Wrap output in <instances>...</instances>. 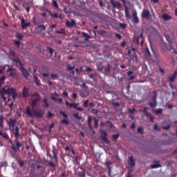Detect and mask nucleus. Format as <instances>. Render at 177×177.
Returning <instances> with one entry per match:
<instances>
[{
	"label": "nucleus",
	"instance_id": "obj_50",
	"mask_svg": "<svg viewBox=\"0 0 177 177\" xmlns=\"http://www.w3.org/2000/svg\"><path fill=\"white\" fill-rule=\"evenodd\" d=\"M87 73H93V71H95V69H92V68H86Z\"/></svg>",
	"mask_w": 177,
	"mask_h": 177
},
{
	"label": "nucleus",
	"instance_id": "obj_4",
	"mask_svg": "<svg viewBox=\"0 0 177 177\" xmlns=\"http://www.w3.org/2000/svg\"><path fill=\"white\" fill-rule=\"evenodd\" d=\"M10 144H11V149L14 151V153H17L20 147H21L22 146V144L20 142H19V139H16L14 143L12 141V143Z\"/></svg>",
	"mask_w": 177,
	"mask_h": 177
},
{
	"label": "nucleus",
	"instance_id": "obj_52",
	"mask_svg": "<svg viewBox=\"0 0 177 177\" xmlns=\"http://www.w3.org/2000/svg\"><path fill=\"white\" fill-rule=\"evenodd\" d=\"M156 114H161L162 113V109H159L155 111Z\"/></svg>",
	"mask_w": 177,
	"mask_h": 177
},
{
	"label": "nucleus",
	"instance_id": "obj_6",
	"mask_svg": "<svg viewBox=\"0 0 177 177\" xmlns=\"http://www.w3.org/2000/svg\"><path fill=\"white\" fill-rule=\"evenodd\" d=\"M59 114H61V115H62L64 118L62 120V123L64 124L65 125H68L70 124V121L67 120V118H68V115H67L63 111H60Z\"/></svg>",
	"mask_w": 177,
	"mask_h": 177
},
{
	"label": "nucleus",
	"instance_id": "obj_28",
	"mask_svg": "<svg viewBox=\"0 0 177 177\" xmlns=\"http://www.w3.org/2000/svg\"><path fill=\"white\" fill-rule=\"evenodd\" d=\"M6 80V76H5V75H2L0 77V88H1V86L3 85V84L5 83Z\"/></svg>",
	"mask_w": 177,
	"mask_h": 177
},
{
	"label": "nucleus",
	"instance_id": "obj_20",
	"mask_svg": "<svg viewBox=\"0 0 177 177\" xmlns=\"http://www.w3.org/2000/svg\"><path fill=\"white\" fill-rule=\"evenodd\" d=\"M21 28L23 29L26 28V27H28V26H30V23H26V20H24V18L21 19Z\"/></svg>",
	"mask_w": 177,
	"mask_h": 177
},
{
	"label": "nucleus",
	"instance_id": "obj_61",
	"mask_svg": "<svg viewBox=\"0 0 177 177\" xmlns=\"http://www.w3.org/2000/svg\"><path fill=\"white\" fill-rule=\"evenodd\" d=\"M115 37H116V38H118V39H121V38H122L121 35H120L118 33H115Z\"/></svg>",
	"mask_w": 177,
	"mask_h": 177
},
{
	"label": "nucleus",
	"instance_id": "obj_57",
	"mask_svg": "<svg viewBox=\"0 0 177 177\" xmlns=\"http://www.w3.org/2000/svg\"><path fill=\"white\" fill-rule=\"evenodd\" d=\"M169 128H171V124H167L166 127H163V129H165V131H168Z\"/></svg>",
	"mask_w": 177,
	"mask_h": 177
},
{
	"label": "nucleus",
	"instance_id": "obj_26",
	"mask_svg": "<svg viewBox=\"0 0 177 177\" xmlns=\"http://www.w3.org/2000/svg\"><path fill=\"white\" fill-rule=\"evenodd\" d=\"M162 18L163 19V20H165L167 21L168 20H171V19H172V17H171V15H168L167 14H163L162 15Z\"/></svg>",
	"mask_w": 177,
	"mask_h": 177
},
{
	"label": "nucleus",
	"instance_id": "obj_18",
	"mask_svg": "<svg viewBox=\"0 0 177 177\" xmlns=\"http://www.w3.org/2000/svg\"><path fill=\"white\" fill-rule=\"evenodd\" d=\"M129 165H130L131 168H133L136 165L135 160H133V156H129Z\"/></svg>",
	"mask_w": 177,
	"mask_h": 177
},
{
	"label": "nucleus",
	"instance_id": "obj_10",
	"mask_svg": "<svg viewBox=\"0 0 177 177\" xmlns=\"http://www.w3.org/2000/svg\"><path fill=\"white\" fill-rule=\"evenodd\" d=\"M132 17H133L132 22L134 24H138L139 23V18L138 17V12L136 11L132 12Z\"/></svg>",
	"mask_w": 177,
	"mask_h": 177
},
{
	"label": "nucleus",
	"instance_id": "obj_37",
	"mask_svg": "<svg viewBox=\"0 0 177 177\" xmlns=\"http://www.w3.org/2000/svg\"><path fill=\"white\" fill-rule=\"evenodd\" d=\"M53 6L55 9H59V4H57V1H56L55 0H53Z\"/></svg>",
	"mask_w": 177,
	"mask_h": 177
},
{
	"label": "nucleus",
	"instance_id": "obj_35",
	"mask_svg": "<svg viewBox=\"0 0 177 177\" xmlns=\"http://www.w3.org/2000/svg\"><path fill=\"white\" fill-rule=\"evenodd\" d=\"M149 110V107H144V109L142 111V112L144 113L145 115H146L147 117H148V115H150L151 113H149V112L147 111Z\"/></svg>",
	"mask_w": 177,
	"mask_h": 177
},
{
	"label": "nucleus",
	"instance_id": "obj_19",
	"mask_svg": "<svg viewBox=\"0 0 177 177\" xmlns=\"http://www.w3.org/2000/svg\"><path fill=\"white\" fill-rule=\"evenodd\" d=\"M177 77V69L174 72V73L171 75V77H169V81L170 82H174L175 81V79Z\"/></svg>",
	"mask_w": 177,
	"mask_h": 177
},
{
	"label": "nucleus",
	"instance_id": "obj_21",
	"mask_svg": "<svg viewBox=\"0 0 177 177\" xmlns=\"http://www.w3.org/2000/svg\"><path fill=\"white\" fill-rule=\"evenodd\" d=\"M88 75L90 80H93V77H97L98 74L96 73V71H93V72L88 73Z\"/></svg>",
	"mask_w": 177,
	"mask_h": 177
},
{
	"label": "nucleus",
	"instance_id": "obj_29",
	"mask_svg": "<svg viewBox=\"0 0 177 177\" xmlns=\"http://www.w3.org/2000/svg\"><path fill=\"white\" fill-rule=\"evenodd\" d=\"M77 104L75 103H70L68 102V101L66 102V106H67L68 107H69L70 109H75V106Z\"/></svg>",
	"mask_w": 177,
	"mask_h": 177
},
{
	"label": "nucleus",
	"instance_id": "obj_22",
	"mask_svg": "<svg viewBox=\"0 0 177 177\" xmlns=\"http://www.w3.org/2000/svg\"><path fill=\"white\" fill-rule=\"evenodd\" d=\"M139 39H141L140 44L141 45H143V42H145V39H143V32H142L140 35L136 39L138 45H139Z\"/></svg>",
	"mask_w": 177,
	"mask_h": 177
},
{
	"label": "nucleus",
	"instance_id": "obj_58",
	"mask_svg": "<svg viewBox=\"0 0 177 177\" xmlns=\"http://www.w3.org/2000/svg\"><path fill=\"white\" fill-rule=\"evenodd\" d=\"M14 43L15 44V45H17V46H20V44H21V42H20V41H14Z\"/></svg>",
	"mask_w": 177,
	"mask_h": 177
},
{
	"label": "nucleus",
	"instance_id": "obj_51",
	"mask_svg": "<svg viewBox=\"0 0 177 177\" xmlns=\"http://www.w3.org/2000/svg\"><path fill=\"white\" fill-rule=\"evenodd\" d=\"M147 117H149V118L151 122H154V117H153V116L151 115V114H150V115H148Z\"/></svg>",
	"mask_w": 177,
	"mask_h": 177
},
{
	"label": "nucleus",
	"instance_id": "obj_42",
	"mask_svg": "<svg viewBox=\"0 0 177 177\" xmlns=\"http://www.w3.org/2000/svg\"><path fill=\"white\" fill-rule=\"evenodd\" d=\"M119 27L120 28H122V30H125L127 28V24H122V23H120L119 24Z\"/></svg>",
	"mask_w": 177,
	"mask_h": 177
},
{
	"label": "nucleus",
	"instance_id": "obj_23",
	"mask_svg": "<svg viewBox=\"0 0 177 177\" xmlns=\"http://www.w3.org/2000/svg\"><path fill=\"white\" fill-rule=\"evenodd\" d=\"M12 62L16 64V66H19V67H23V64L21 63V61L20 59H12Z\"/></svg>",
	"mask_w": 177,
	"mask_h": 177
},
{
	"label": "nucleus",
	"instance_id": "obj_7",
	"mask_svg": "<svg viewBox=\"0 0 177 177\" xmlns=\"http://www.w3.org/2000/svg\"><path fill=\"white\" fill-rule=\"evenodd\" d=\"M0 136L3 138L5 140L9 141L10 143H12V140L9 137V134L6 133V131H3L2 130L0 131Z\"/></svg>",
	"mask_w": 177,
	"mask_h": 177
},
{
	"label": "nucleus",
	"instance_id": "obj_9",
	"mask_svg": "<svg viewBox=\"0 0 177 177\" xmlns=\"http://www.w3.org/2000/svg\"><path fill=\"white\" fill-rule=\"evenodd\" d=\"M149 107H151V109L157 107V96L156 95L152 97V101L149 102Z\"/></svg>",
	"mask_w": 177,
	"mask_h": 177
},
{
	"label": "nucleus",
	"instance_id": "obj_49",
	"mask_svg": "<svg viewBox=\"0 0 177 177\" xmlns=\"http://www.w3.org/2000/svg\"><path fill=\"white\" fill-rule=\"evenodd\" d=\"M10 56H12V57H16V53H15V51L10 50Z\"/></svg>",
	"mask_w": 177,
	"mask_h": 177
},
{
	"label": "nucleus",
	"instance_id": "obj_39",
	"mask_svg": "<svg viewBox=\"0 0 177 177\" xmlns=\"http://www.w3.org/2000/svg\"><path fill=\"white\" fill-rule=\"evenodd\" d=\"M0 128L2 129L3 128V116H0Z\"/></svg>",
	"mask_w": 177,
	"mask_h": 177
},
{
	"label": "nucleus",
	"instance_id": "obj_64",
	"mask_svg": "<svg viewBox=\"0 0 177 177\" xmlns=\"http://www.w3.org/2000/svg\"><path fill=\"white\" fill-rule=\"evenodd\" d=\"M10 77H16V73L15 72H11L10 73Z\"/></svg>",
	"mask_w": 177,
	"mask_h": 177
},
{
	"label": "nucleus",
	"instance_id": "obj_36",
	"mask_svg": "<svg viewBox=\"0 0 177 177\" xmlns=\"http://www.w3.org/2000/svg\"><path fill=\"white\" fill-rule=\"evenodd\" d=\"M33 82L36 84L37 86H39V80H38V77L37 76H34Z\"/></svg>",
	"mask_w": 177,
	"mask_h": 177
},
{
	"label": "nucleus",
	"instance_id": "obj_43",
	"mask_svg": "<svg viewBox=\"0 0 177 177\" xmlns=\"http://www.w3.org/2000/svg\"><path fill=\"white\" fill-rule=\"evenodd\" d=\"M73 117L76 118L77 120H82V117L80 116V114L78 113H74Z\"/></svg>",
	"mask_w": 177,
	"mask_h": 177
},
{
	"label": "nucleus",
	"instance_id": "obj_31",
	"mask_svg": "<svg viewBox=\"0 0 177 177\" xmlns=\"http://www.w3.org/2000/svg\"><path fill=\"white\" fill-rule=\"evenodd\" d=\"M17 162L19 168H23V167H24V161H23L21 158L17 159Z\"/></svg>",
	"mask_w": 177,
	"mask_h": 177
},
{
	"label": "nucleus",
	"instance_id": "obj_53",
	"mask_svg": "<svg viewBox=\"0 0 177 177\" xmlns=\"http://www.w3.org/2000/svg\"><path fill=\"white\" fill-rule=\"evenodd\" d=\"M97 70L98 71H103V66H102V64L97 66Z\"/></svg>",
	"mask_w": 177,
	"mask_h": 177
},
{
	"label": "nucleus",
	"instance_id": "obj_30",
	"mask_svg": "<svg viewBox=\"0 0 177 177\" xmlns=\"http://www.w3.org/2000/svg\"><path fill=\"white\" fill-rule=\"evenodd\" d=\"M124 13L125 17L127 19H131V15H129V10H128V8H127V6L124 7Z\"/></svg>",
	"mask_w": 177,
	"mask_h": 177
},
{
	"label": "nucleus",
	"instance_id": "obj_56",
	"mask_svg": "<svg viewBox=\"0 0 177 177\" xmlns=\"http://www.w3.org/2000/svg\"><path fill=\"white\" fill-rule=\"evenodd\" d=\"M56 102H57V103L59 104H62V103H63V100L62 98H57Z\"/></svg>",
	"mask_w": 177,
	"mask_h": 177
},
{
	"label": "nucleus",
	"instance_id": "obj_62",
	"mask_svg": "<svg viewBox=\"0 0 177 177\" xmlns=\"http://www.w3.org/2000/svg\"><path fill=\"white\" fill-rule=\"evenodd\" d=\"M17 38H18V39H23V36L21 34H17Z\"/></svg>",
	"mask_w": 177,
	"mask_h": 177
},
{
	"label": "nucleus",
	"instance_id": "obj_47",
	"mask_svg": "<svg viewBox=\"0 0 177 177\" xmlns=\"http://www.w3.org/2000/svg\"><path fill=\"white\" fill-rule=\"evenodd\" d=\"M53 113H52V112L50 111H48V113H47V118H52V117L53 116Z\"/></svg>",
	"mask_w": 177,
	"mask_h": 177
},
{
	"label": "nucleus",
	"instance_id": "obj_27",
	"mask_svg": "<svg viewBox=\"0 0 177 177\" xmlns=\"http://www.w3.org/2000/svg\"><path fill=\"white\" fill-rule=\"evenodd\" d=\"M82 37H84L85 41H88V39H91V35H88L85 32H82Z\"/></svg>",
	"mask_w": 177,
	"mask_h": 177
},
{
	"label": "nucleus",
	"instance_id": "obj_54",
	"mask_svg": "<svg viewBox=\"0 0 177 177\" xmlns=\"http://www.w3.org/2000/svg\"><path fill=\"white\" fill-rule=\"evenodd\" d=\"M58 77L59 76L57 74H51V78L54 80H56Z\"/></svg>",
	"mask_w": 177,
	"mask_h": 177
},
{
	"label": "nucleus",
	"instance_id": "obj_55",
	"mask_svg": "<svg viewBox=\"0 0 177 177\" xmlns=\"http://www.w3.org/2000/svg\"><path fill=\"white\" fill-rule=\"evenodd\" d=\"M88 104H89V100H86L84 102V106L85 107H88Z\"/></svg>",
	"mask_w": 177,
	"mask_h": 177
},
{
	"label": "nucleus",
	"instance_id": "obj_11",
	"mask_svg": "<svg viewBox=\"0 0 177 177\" xmlns=\"http://www.w3.org/2000/svg\"><path fill=\"white\" fill-rule=\"evenodd\" d=\"M110 3L112 5L113 8H117V9H121L122 6L121 3L118 1H115L114 0H110Z\"/></svg>",
	"mask_w": 177,
	"mask_h": 177
},
{
	"label": "nucleus",
	"instance_id": "obj_15",
	"mask_svg": "<svg viewBox=\"0 0 177 177\" xmlns=\"http://www.w3.org/2000/svg\"><path fill=\"white\" fill-rule=\"evenodd\" d=\"M144 55H145V57H146V59H147V60H151V54L150 53V50H149V48H145Z\"/></svg>",
	"mask_w": 177,
	"mask_h": 177
},
{
	"label": "nucleus",
	"instance_id": "obj_13",
	"mask_svg": "<svg viewBox=\"0 0 177 177\" xmlns=\"http://www.w3.org/2000/svg\"><path fill=\"white\" fill-rule=\"evenodd\" d=\"M19 70L22 73L24 78L27 80V78H28V77L30 76V73H28V71H27V69H26L24 67L22 66V67H20Z\"/></svg>",
	"mask_w": 177,
	"mask_h": 177
},
{
	"label": "nucleus",
	"instance_id": "obj_48",
	"mask_svg": "<svg viewBox=\"0 0 177 177\" xmlns=\"http://www.w3.org/2000/svg\"><path fill=\"white\" fill-rule=\"evenodd\" d=\"M118 138H120V135L119 134H114V135H113V140H117V139H118Z\"/></svg>",
	"mask_w": 177,
	"mask_h": 177
},
{
	"label": "nucleus",
	"instance_id": "obj_41",
	"mask_svg": "<svg viewBox=\"0 0 177 177\" xmlns=\"http://www.w3.org/2000/svg\"><path fill=\"white\" fill-rule=\"evenodd\" d=\"M94 120V126L95 128H97L99 125V120L96 119V118H93Z\"/></svg>",
	"mask_w": 177,
	"mask_h": 177
},
{
	"label": "nucleus",
	"instance_id": "obj_44",
	"mask_svg": "<svg viewBox=\"0 0 177 177\" xmlns=\"http://www.w3.org/2000/svg\"><path fill=\"white\" fill-rule=\"evenodd\" d=\"M165 37L167 41H169V43L172 42V40L171 39V36L165 33Z\"/></svg>",
	"mask_w": 177,
	"mask_h": 177
},
{
	"label": "nucleus",
	"instance_id": "obj_1",
	"mask_svg": "<svg viewBox=\"0 0 177 177\" xmlns=\"http://www.w3.org/2000/svg\"><path fill=\"white\" fill-rule=\"evenodd\" d=\"M0 95L4 102H6V96L5 95H8V96H12L13 100H16L17 98V91L14 88H10L9 86H5L0 89Z\"/></svg>",
	"mask_w": 177,
	"mask_h": 177
},
{
	"label": "nucleus",
	"instance_id": "obj_17",
	"mask_svg": "<svg viewBox=\"0 0 177 177\" xmlns=\"http://www.w3.org/2000/svg\"><path fill=\"white\" fill-rule=\"evenodd\" d=\"M50 16L53 17V19H62V15H59L56 12L53 13L50 11L48 12Z\"/></svg>",
	"mask_w": 177,
	"mask_h": 177
},
{
	"label": "nucleus",
	"instance_id": "obj_34",
	"mask_svg": "<svg viewBox=\"0 0 177 177\" xmlns=\"http://www.w3.org/2000/svg\"><path fill=\"white\" fill-rule=\"evenodd\" d=\"M75 68V65L74 64H68L67 65V70L68 71H71V70H74Z\"/></svg>",
	"mask_w": 177,
	"mask_h": 177
},
{
	"label": "nucleus",
	"instance_id": "obj_33",
	"mask_svg": "<svg viewBox=\"0 0 177 177\" xmlns=\"http://www.w3.org/2000/svg\"><path fill=\"white\" fill-rule=\"evenodd\" d=\"M43 102L44 103V109L49 107V102H48V99L46 97H45L43 100Z\"/></svg>",
	"mask_w": 177,
	"mask_h": 177
},
{
	"label": "nucleus",
	"instance_id": "obj_24",
	"mask_svg": "<svg viewBox=\"0 0 177 177\" xmlns=\"http://www.w3.org/2000/svg\"><path fill=\"white\" fill-rule=\"evenodd\" d=\"M151 168L156 169V168H161V165L160 164V162L156 161L153 165H151Z\"/></svg>",
	"mask_w": 177,
	"mask_h": 177
},
{
	"label": "nucleus",
	"instance_id": "obj_25",
	"mask_svg": "<svg viewBox=\"0 0 177 177\" xmlns=\"http://www.w3.org/2000/svg\"><path fill=\"white\" fill-rule=\"evenodd\" d=\"M112 105L114 107V110H115L116 111H118V107H120V106H121V104L117 102H112Z\"/></svg>",
	"mask_w": 177,
	"mask_h": 177
},
{
	"label": "nucleus",
	"instance_id": "obj_60",
	"mask_svg": "<svg viewBox=\"0 0 177 177\" xmlns=\"http://www.w3.org/2000/svg\"><path fill=\"white\" fill-rule=\"evenodd\" d=\"M105 33H106V31H104V30H100V31H98V34L100 35H104Z\"/></svg>",
	"mask_w": 177,
	"mask_h": 177
},
{
	"label": "nucleus",
	"instance_id": "obj_46",
	"mask_svg": "<svg viewBox=\"0 0 177 177\" xmlns=\"http://www.w3.org/2000/svg\"><path fill=\"white\" fill-rule=\"evenodd\" d=\"M75 110H77V111H84V109L78 107V104H76Z\"/></svg>",
	"mask_w": 177,
	"mask_h": 177
},
{
	"label": "nucleus",
	"instance_id": "obj_40",
	"mask_svg": "<svg viewBox=\"0 0 177 177\" xmlns=\"http://www.w3.org/2000/svg\"><path fill=\"white\" fill-rule=\"evenodd\" d=\"M55 32H56V34H63V35H65L66 34V30H64V28H61V30H56Z\"/></svg>",
	"mask_w": 177,
	"mask_h": 177
},
{
	"label": "nucleus",
	"instance_id": "obj_2",
	"mask_svg": "<svg viewBox=\"0 0 177 177\" xmlns=\"http://www.w3.org/2000/svg\"><path fill=\"white\" fill-rule=\"evenodd\" d=\"M8 124L10 133L15 135L16 139H20V129L19 128L17 120H16V119L10 118Z\"/></svg>",
	"mask_w": 177,
	"mask_h": 177
},
{
	"label": "nucleus",
	"instance_id": "obj_8",
	"mask_svg": "<svg viewBox=\"0 0 177 177\" xmlns=\"http://www.w3.org/2000/svg\"><path fill=\"white\" fill-rule=\"evenodd\" d=\"M21 93L23 98L26 99L27 97H28V96H30V89L27 87H24L21 91Z\"/></svg>",
	"mask_w": 177,
	"mask_h": 177
},
{
	"label": "nucleus",
	"instance_id": "obj_63",
	"mask_svg": "<svg viewBox=\"0 0 177 177\" xmlns=\"http://www.w3.org/2000/svg\"><path fill=\"white\" fill-rule=\"evenodd\" d=\"M32 96L35 97H41V96H39V94H38V93H33Z\"/></svg>",
	"mask_w": 177,
	"mask_h": 177
},
{
	"label": "nucleus",
	"instance_id": "obj_38",
	"mask_svg": "<svg viewBox=\"0 0 177 177\" xmlns=\"http://www.w3.org/2000/svg\"><path fill=\"white\" fill-rule=\"evenodd\" d=\"M38 30H39L40 31H45V30H46V27L44 25H39Z\"/></svg>",
	"mask_w": 177,
	"mask_h": 177
},
{
	"label": "nucleus",
	"instance_id": "obj_45",
	"mask_svg": "<svg viewBox=\"0 0 177 177\" xmlns=\"http://www.w3.org/2000/svg\"><path fill=\"white\" fill-rule=\"evenodd\" d=\"M137 132L138 133H140V135H143L144 133V131H143V128L142 127H138V130H137Z\"/></svg>",
	"mask_w": 177,
	"mask_h": 177
},
{
	"label": "nucleus",
	"instance_id": "obj_5",
	"mask_svg": "<svg viewBox=\"0 0 177 177\" xmlns=\"http://www.w3.org/2000/svg\"><path fill=\"white\" fill-rule=\"evenodd\" d=\"M101 139L104 143L110 145V141L109 140V138H107V132H106L104 130L101 131Z\"/></svg>",
	"mask_w": 177,
	"mask_h": 177
},
{
	"label": "nucleus",
	"instance_id": "obj_59",
	"mask_svg": "<svg viewBox=\"0 0 177 177\" xmlns=\"http://www.w3.org/2000/svg\"><path fill=\"white\" fill-rule=\"evenodd\" d=\"M91 111H92V113H93L94 114H97V113H99V110L95 109H91Z\"/></svg>",
	"mask_w": 177,
	"mask_h": 177
},
{
	"label": "nucleus",
	"instance_id": "obj_3",
	"mask_svg": "<svg viewBox=\"0 0 177 177\" xmlns=\"http://www.w3.org/2000/svg\"><path fill=\"white\" fill-rule=\"evenodd\" d=\"M26 113L28 117H37V118H42L44 117V110L42 109H34L31 111V106H27L26 109Z\"/></svg>",
	"mask_w": 177,
	"mask_h": 177
},
{
	"label": "nucleus",
	"instance_id": "obj_14",
	"mask_svg": "<svg viewBox=\"0 0 177 177\" xmlns=\"http://www.w3.org/2000/svg\"><path fill=\"white\" fill-rule=\"evenodd\" d=\"M142 17L144 19H149L150 18V11L147 9L143 10L142 12Z\"/></svg>",
	"mask_w": 177,
	"mask_h": 177
},
{
	"label": "nucleus",
	"instance_id": "obj_12",
	"mask_svg": "<svg viewBox=\"0 0 177 177\" xmlns=\"http://www.w3.org/2000/svg\"><path fill=\"white\" fill-rule=\"evenodd\" d=\"M41 102V97H37L32 100L31 106H32V110H34V107H36V106H38V104Z\"/></svg>",
	"mask_w": 177,
	"mask_h": 177
},
{
	"label": "nucleus",
	"instance_id": "obj_16",
	"mask_svg": "<svg viewBox=\"0 0 177 177\" xmlns=\"http://www.w3.org/2000/svg\"><path fill=\"white\" fill-rule=\"evenodd\" d=\"M77 24V23H75V21L74 19H71V21H67L66 22V25L67 26V27L68 28H71V27H74V26H75Z\"/></svg>",
	"mask_w": 177,
	"mask_h": 177
},
{
	"label": "nucleus",
	"instance_id": "obj_32",
	"mask_svg": "<svg viewBox=\"0 0 177 177\" xmlns=\"http://www.w3.org/2000/svg\"><path fill=\"white\" fill-rule=\"evenodd\" d=\"M87 124L89 128H92V117L91 116L88 117Z\"/></svg>",
	"mask_w": 177,
	"mask_h": 177
}]
</instances>
